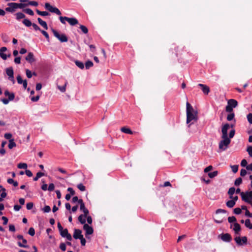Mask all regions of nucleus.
<instances>
[{
	"instance_id": "obj_1",
	"label": "nucleus",
	"mask_w": 252,
	"mask_h": 252,
	"mask_svg": "<svg viewBox=\"0 0 252 252\" xmlns=\"http://www.w3.org/2000/svg\"><path fill=\"white\" fill-rule=\"evenodd\" d=\"M187 123L190 127V125L196 123L198 120L197 112L194 110L192 106L187 102L186 103Z\"/></svg>"
},
{
	"instance_id": "obj_2",
	"label": "nucleus",
	"mask_w": 252,
	"mask_h": 252,
	"mask_svg": "<svg viewBox=\"0 0 252 252\" xmlns=\"http://www.w3.org/2000/svg\"><path fill=\"white\" fill-rule=\"evenodd\" d=\"M235 131L234 129L230 130L229 133V137L222 138V140L220 141L219 144V149L221 151H225L230 143V139L233 138L235 135Z\"/></svg>"
},
{
	"instance_id": "obj_3",
	"label": "nucleus",
	"mask_w": 252,
	"mask_h": 252,
	"mask_svg": "<svg viewBox=\"0 0 252 252\" xmlns=\"http://www.w3.org/2000/svg\"><path fill=\"white\" fill-rule=\"evenodd\" d=\"M8 7L5 8V10L7 12L13 13L15 12L16 9L18 8H23L27 6V4L23 3L22 2L21 3H15V2H10L7 4Z\"/></svg>"
},
{
	"instance_id": "obj_4",
	"label": "nucleus",
	"mask_w": 252,
	"mask_h": 252,
	"mask_svg": "<svg viewBox=\"0 0 252 252\" xmlns=\"http://www.w3.org/2000/svg\"><path fill=\"white\" fill-rule=\"evenodd\" d=\"M241 196L242 199L245 202L248 203L252 202V190L250 191H246V192H241Z\"/></svg>"
},
{
	"instance_id": "obj_5",
	"label": "nucleus",
	"mask_w": 252,
	"mask_h": 252,
	"mask_svg": "<svg viewBox=\"0 0 252 252\" xmlns=\"http://www.w3.org/2000/svg\"><path fill=\"white\" fill-rule=\"evenodd\" d=\"M238 105L237 101L233 99H229L227 102V105L226 106V111L231 112L233 109L235 108Z\"/></svg>"
},
{
	"instance_id": "obj_6",
	"label": "nucleus",
	"mask_w": 252,
	"mask_h": 252,
	"mask_svg": "<svg viewBox=\"0 0 252 252\" xmlns=\"http://www.w3.org/2000/svg\"><path fill=\"white\" fill-rule=\"evenodd\" d=\"M52 32L54 35L61 42H65L68 40L67 36L64 34H60L54 29H52Z\"/></svg>"
},
{
	"instance_id": "obj_7",
	"label": "nucleus",
	"mask_w": 252,
	"mask_h": 252,
	"mask_svg": "<svg viewBox=\"0 0 252 252\" xmlns=\"http://www.w3.org/2000/svg\"><path fill=\"white\" fill-rule=\"evenodd\" d=\"M45 8L52 13H56L57 15H61V12L58 8L52 6L49 3L46 2L45 4Z\"/></svg>"
},
{
	"instance_id": "obj_8",
	"label": "nucleus",
	"mask_w": 252,
	"mask_h": 252,
	"mask_svg": "<svg viewBox=\"0 0 252 252\" xmlns=\"http://www.w3.org/2000/svg\"><path fill=\"white\" fill-rule=\"evenodd\" d=\"M234 240L239 246L246 245L247 242V238L246 236L240 237L239 236L236 237Z\"/></svg>"
},
{
	"instance_id": "obj_9",
	"label": "nucleus",
	"mask_w": 252,
	"mask_h": 252,
	"mask_svg": "<svg viewBox=\"0 0 252 252\" xmlns=\"http://www.w3.org/2000/svg\"><path fill=\"white\" fill-rule=\"evenodd\" d=\"M6 73L8 76V79L14 84L15 80L14 78V71L13 68L12 67L7 68L6 69Z\"/></svg>"
},
{
	"instance_id": "obj_10",
	"label": "nucleus",
	"mask_w": 252,
	"mask_h": 252,
	"mask_svg": "<svg viewBox=\"0 0 252 252\" xmlns=\"http://www.w3.org/2000/svg\"><path fill=\"white\" fill-rule=\"evenodd\" d=\"M218 238L225 242H230L232 240L231 235L228 233H222L218 236Z\"/></svg>"
},
{
	"instance_id": "obj_11",
	"label": "nucleus",
	"mask_w": 252,
	"mask_h": 252,
	"mask_svg": "<svg viewBox=\"0 0 252 252\" xmlns=\"http://www.w3.org/2000/svg\"><path fill=\"white\" fill-rule=\"evenodd\" d=\"M230 127V126L228 124H225L222 126L221 128L222 135L221 138H226L228 137L227 131Z\"/></svg>"
},
{
	"instance_id": "obj_12",
	"label": "nucleus",
	"mask_w": 252,
	"mask_h": 252,
	"mask_svg": "<svg viewBox=\"0 0 252 252\" xmlns=\"http://www.w3.org/2000/svg\"><path fill=\"white\" fill-rule=\"evenodd\" d=\"M60 232L62 237H65L69 241H71L72 240L71 235L68 233L67 229H63L60 231Z\"/></svg>"
},
{
	"instance_id": "obj_13",
	"label": "nucleus",
	"mask_w": 252,
	"mask_h": 252,
	"mask_svg": "<svg viewBox=\"0 0 252 252\" xmlns=\"http://www.w3.org/2000/svg\"><path fill=\"white\" fill-rule=\"evenodd\" d=\"M83 229L85 231L86 235H91L94 232V230L92 227L89 226L87 224H85L83 225Z\"/></svg>"
},
{
	"instance_id": "obj_14",
	"label": "nucleus",
	"mask_w": 252,
	"mask_h": 252,
	"mask_svg": "<svg viewBox=\"0 0 252 252\" xmlns=\"http://www.w3.org/2000/svg\"><path fill=\"white\" fill-rule=\"evenodd\" d=\"M7 51V48L5 47H2L0 49V56L4 60L7 59V57L10 56V55H7L4 52Z\"/></svg>"
},
{
	"instance_id": "obj_15",
	"label": "nucleus",
	"mask_w": 252,
	"mask_h": 252,
	"mask_svg": "<svg viewBox=\"0 0 252 252\" xmlns=\"http://www.w3.org/2000/svg\"><path fill=\"white\" fill-rule=\"evenodd\" d=\"M83 236L82 234V231L79 229H75L73 233V237L75 239H80L82 237H83Z\"/></svg>"
},
{
	"instance_id": "obj_16",
	"label": "nucleus",
	"mask_w": 252,
	"mask_h": 252,
	"mask_svg": "<svg viewBox=\"0 0 252 252\" xmlns=\"http://www.w3.org/2000/svg\"><path fill=\"white\" fill-rule=\"evenodd\" d=\"M17 82L19 84H23L24 89H26L27 87V81L26 80H23L20 75H18L17 77Z\"/></svg>"
},
{
	"instance_id": "obj_17",
	"label": "nucleus",
	"mask_w": 252,
	"mask_h": 252,
	"mask_svg": "<svg viewBox=\"0 0 252 252\" xmlns=\"http://www.w3.org/2000/svg\"><path fill=\"white\" fill-rule=\"evenodd\" d=\"M198 86L201 87V90L204 94H208L210 92V89L207 86L202 84H199Z\"/></svg>"
},
{
	"instance_id": "obj_18",
	"label": "nucleus",
	"mask_w": 252,
	"mask_h": 252,
	"mask_svg": "<svg viewBox=\"0 0 252 252\" xmlns=\"http://www.w3.org/2000/svg\"><path fill=\"white\" fill-rule=\"evenodd\" d=\"M67 21L71 26H74L78 24V20L75 18H66Z\"/></svg>"
},
{
	"instance_id": "obj_19",
	"label": "nucleus",
	"mask_w": 252,
	"mask_h": 252,
	"mask_svg": "<svg viewBox=\"0 0 252 252\" xmlns=\"http://www.w3.org/2000/svg\"><path fill=\"white\" fill-rule=\"evenodd\" d=\"M21 2L23 3L27 4V6L29 5L36 6L38 5V3L35 1H29V0H21Z\"/></svg>"
},
{
	"instance_id": "obj_20",
	"label": "nucleus",
	"mask_w": 252,
	"mask_h": 252,
	"mask_svg": "<svg viewBox=\"0 0 252 252\" xmlns=\"http://www.w3.org/2000/svg\"><path fill=\"white\" fill-rule=\"evenodd\" d=\"M26 60L30 63L34 62L33 54L32 52L29 53L27 56L26 57Z\"/></svg>"
},
{
	"instance_id": "obj_21",
	"label": "nucleus",
	"mask_w": 252,
	"mask_h": 252,
	"mask_svg": "<svg viewBox=\"0 0 252 252\" xmlns=\"http://www.w3.org/2000/svg\"><path fill=\"white\" fill-rule=\"evenodd\" d=\"M87 216H86L85 214L84 215H80L79 217H78V220L81 223V224H86L85 222H86V218L87 217Z\"/></svg>"
},
{
	"instance_id": "obj_22",
	"label": "nucleus",
	"mask_w": 252,
	"mask_h": 252,
	"mask_svg": "<svg viewBox=\"0 0 252 252\" xmlns=\"http://www.w3.org/2000/svg\"><path fill=\"white\" fill-rule=\"evenodd\" d=\"M39 24L43 27L45 30L48 29V26L46 22L43 21L40 18L37 19Z\"/></svg>"
},
{
	"instance_id": "obj_23",
	"label": "nucleus",
	"mask_w": 252,
	"mask_h": 252,
	"mask_svg": "<svg viewBox=\"0 0 252 252\" xmlns=\"http://www.w3.org/2000/svg\"><path fill=\"white\" fill-rule=\"evenodd\" d=\"M233 229L236 233H238L241 230V227L239 224L235 222L233 224Z\"/></svg>"
},
{
	"instance_id": "obj_24",
	"label": "nucleus",
	"mask_w": 252,
	"mask_h": 252,
	"mask_svg": "<svg viewBox=\"0 0 252 252\" xmlns=\"http://www.w3.org/2000/svg\"><path fill=\"white\" fill-rule=\"evenodd\" d=\"M121 131L125 133L132 134L133 132L128 128L123 127L121 129Z\"/></svg>"
},
{
	"instance_id": "obj_25",
	"label": "nucleus",
	"mask_w": 252,
	"mask_h": 252,
	"mask_svg": "<svg viewBox=\"0 0 252 252\" xmlns=\"http://www.w3.org/2000/svg\"><path fill=\"white\" fill-rule=\"evenodd\" d=\"M80 210L83 212L84 214L86 216L89 214V210L85 207L84 204H82L80 205Z\"/></svg>"
},
{
	"instance_id": "obj_26",
	"label": "nucleus",
	"mask_w": 252,
	"mask_h": 252,
	"mask_svg": "<svg viewBox=\"0 0 252 252\" xmlns=\"http://www.w3.org/2000/svg\"><path fill=\"white\" fill-rule=\"evenodd\" d=\"M5 96H8L9 100H13L14 98V94L13 93H10L8 91L6 90L4 92Z\"/></svg>"
},
{
	"instance_id": "obj_27",
	"label": "nucleus",
	"mask_w": 252,
	"mask_h": 252,
	"mask_svg": "<svg viewBox=\"0 0 252 252\" xmlns=\"http://www.w3.org/2000/svg\"><path fill=\"white\" fill-rule=\"evenodd\" d=\"M16 143L14 142V139H10L9 140L8 148L10 149H11L13 148L16 147Z\"/></svg>"
},
{
	"instance_id": "obj_28",
	"label": "nucleus",
	"mask_w": 252,
	"mask_h": 252,
	"mask_svg": "<svg viewBox=\"0 0 252 252\" xmlns=\"http://www.w3.org/2000/svg\"><path fill=\"white\" fill-rule=\"evenodd\" d=\"M43 176H44V174L43 173L41 172H37L36 175V176L33 178V181H36L40 178H41V177H42Z\"/></svg>"
},
{
	"instance_id": "obj_29",
	"label": "nucleus",
	"mask_w": 252,
	"mask_h": 252,
	"mask_svg": "<svg viewBox=\"0 0 252 252\" xmlns=\"http://www.w3.org/2000/svg\"><path fill=\"white\" fill-rule=\"evenodd\" d=\"M245 226L249 228L252 229V223L251 222V220L249 219H247L245 221Z\"/></svg>"
},
{
	"instance_id": "obj_30",
	"label": "nucleus",
	"mask_w": 252,
	"mask_h": 252,
	"mask_svg": "<svg viewBox=\"0 0 252 252\" xmlns=\"http://www.w3.org/2000/svg\"><path fill=\"white\" fill-rule=\"evenodd\" d=\"M75 63L80 69H83L84 68V64L81 62H80L79 61H75Z\"/></svg>"
},
{
	"instance_id": "obj_31",
	"label": "nucleus",
	"mask_w": 252,
	"mask_h": 252,
	"mask_svg": "<svg viewBox=\"0 0 252 252\" xmlns=\"http://www.w3.org/2000/svg\"><path fill=\"white\" fill-rule=\"evenodd\" d=\"M36 11L38 15L41 16H46L49 15V13L47 11H41L38 9H36Z\"/></svg>"
},
{
	"instance_id": "obj_32",
	"label": "nucleus",
	"mask_w": 252,
	"mask_h": 252,
	"mask_svg": "<svg viewBox=\"0 0 252 252\" xmlns=\"http://www.w3.org/2000/svg\"><path fill=\"white\" fill-rule=\"evenodd\" d=\"M235 204L234 200H229L226 202V205L229 208H232Z\"/></svg>"
},
{
	"instance_id": "obj_33",
	"label": "nucleus",
	"mask_w": 252,
	"mask_h": 252,
	"mask_svg": "<svg viewBox=\"0 0 252 252\" xmlns=\"http://www.w3.org/2000/svg\"><path fill=\"white\" fill-rule=\"evenodd\" d=\"M28 165L26 163H20L18 164L17 167L19 169H26Z\"/></svg>"
},
{
	"instance_id": "obj_34",
	"label": "nucleus",
	"mask_w": 252,
	"mask_h": 252,
	"mask_svg": "<svg viewBox=\"0 0 252 252\" xmlns=\"http://www.w3.org/2000/svg\"><path fill=\"white\" fill-rule=\"evenodd\" d=\"M7 183L9 184H12L14 187H17L18 185V183L17 181H15L14 180L10 178L7 180Z\"/></svg>"
},
{
	"instance_id": "obj_35",
	"label": "nucleus",
	"mask_w": 252,
	"mask_h": 252,
	"mask_svg": "<svg viewBox=\"0 0 252 252\" xmlns=\"http://www.w3.org/2000/svg\"><path fill=\"white\" fill-rule=\"evenodd\" d=\"M23 23L27 27H30L32 26V23L30 20L27 19H25L23 20Z\"/></svg>"
},
{
	"instance_id": "obj_36",
	"label": "nucleus",
	"mask_w": 252,
	"mask_h": 252,
	"mask_svg": "<svg viewBox=\"0 0 252 252\" xmlns=\"http://www.w3.org/2000/svg\"><path fill=\"white\" fill-rule=\"evenodd\" d=\"M67 84V82H66L64 84V85L63 86H58V88L59 89V90H60V91L61 92L63 93L66 90V86Z\"/></svg>"
},
{
	"instance_id": "obj_37",
	"label": "nucleus",
	"mask_w": 252,
	"mask_h": 252,
	"mask_svg": "<svg viewBox=\"0 0 252 252\" xmlns=\"http://www.w3.org/2000/svg\"><path fill=\"white\" fill-rule=\"evenodd\" d=\"M93 63L91 61H88L85 63V67H86V68L87 69L90 68L91 67L93 66Z\"/></svg>"
},
{
	"instance_id": "obj_38",
	"label": "nucleus",
	"mask_w": 252,
	"mask_h": 252,
	"mask_svg": "<svg viewBox=\"0 0 252 252\" xmlns=\"http://www.w3.org/2000/svg\"><path fill=\"white\" fill-rule=\"evenodd\" d=\"M218 174V172L217 171H215L212 172H210L208 173V176L210 178H214L215 177L217 176Z\"/></svg>"
},
{
	"instance_id": "obj_39",
	"label": "nucleus",
	"mask_w": 252,
	"mask_h": 252,
	"mask_svg": "<svg viewBox=\"0 0 252 252\" xmlns=\"http://www.w3.org/2000/svg\"><path fill=\"white\" fill-rule=\"evenodd\" d=\"M16 15V19L17 20H20L21 19H23L25 17V15L21 12L17 13Z\"/></svg>"
},
{
	"instance_id": "obj_40",
	"label": "nucleus",
	"mask_w": 252,
	"mask_h": 252,
	"mask_svg": "<svg viewBox=\"0 0 252 252\" xmlns=\"http://www.w3.org/2000/svg\"><path fill=\"white\" fill-rule=\"evenodd\" d=\"M22 240L24 244H22L20 242H18V244L19 246L20 247H23V248H27L28 246L25 245L27 242V240L26 239H25L24 238H23V239H22Z\"/></svg>"
},
{
	"instance_id": "obj_41",
	"label": "nucleus",
	"mask_w": 252,
	"mask_h": 252,
	"mask_svg": "<svg viewBox=\"0 0 252 252\" xmlns=\"http://www.w3.org/2000/svg\"><path fill=\"white\" fill-rule=\"evenodd\" d=\"M80 29H81V30L82 31V32L85 33V34H86L88 33V30L87 29V28L86 27H85V26H83V25H80Z\"/></svg>"
},
{
	"instance_id": "obj_42",
	"label": "nucleus",
	"mask_w": 252,
	"mask_h": 252,
	"mask_svg": "<svg viewBox=\"0 0 252 252\" xmlns=\"http://www.w3.org/2000/svg\"><path fill=\"white\" fill-rule=\"evenodd\" d=\"M24 11L25 13H26L27 14H28L30 15H31V16H32L34 14L33 11L31 9H30V8H26L24 10Z\"/></svg>"
},
{
	"instance_id": "obj_43",
	"label": "nucleus",
	"mask_w": 252,
	"mask_h": 252,
	"mask_svg": "<svg viewBox=\"0 0 252 252\" xmlns=\"http://www.w3.org/2000/svg\"><path fill=\"white\" fill-rule=\"evenodd\" d=\"M40 32L45 36L47 40L48 41H49L50 39H49V36L48 33L46 31H43V30H41Z\"/></svg>"
},
{
	"instance_id": "obj_44",
	"label": "nucleus",
	"mask_w": 252,
	"mask_h": 252,
	"mask_svg": "<svg viewBox=\"0 0 252 252\" xmlns=\"http://www.w3.org/2000/svg\"><path fill=\"white\" fill-rule=\"evenodd\" d=\"M235 191V189L233 187L230 188L229 189V190L228 191V193L229 194V196L233 195Z\"/></svg>"
},
{
	"instance_id": "obj_45",
	"label": "nucleus",
	"mask_w": 252,
	"mask_h": 252,
	"mask_svg": "<svg viewBox=\"0 0 252 252\" xmlns=\"http://www.w3.org/2000/svg\"><path fill=\"white\" fill-rule=\"evenodd\" d=\"M234 118V114L233 113H230L227 116V120L228 121L232 120Z\"/></svg>"
},
{
	"instance_id": "obj_46",
	"label": "nucleus",
	"mask_w": 252,
	"mask_h": 252,
	"mask_svg": "<svg viewBox=\"0 0 252 252\" xmlns=\"http://www.w3.org/2000/svg\"><path fill=\"white\" fill-rule=\"evenodd\" d=\"M28 233L29 235H30L32 236H33L35 234V230L34 229L33 227L30 228Z\"/></svg>"
},
{
	"instance_id": "obj_47",
	"label": "nucleus",
	"mask_w": 252,
	"mask_h": 252,
	"mask_svg": "<svg viewBox=\"0 0 252 252\" xmlns=\"http://www.w3.org/2000/svg\"><path fill=\"white\" fill-rule=\"evenodd\" d=\"M231 168L232 169V171L234 173H236L238 170V165H231Z\"/></svg>"
},
{
	"instance_id": "obj_48",
	"label": "nucleus",
	"mask_w": 252,
	"mask_h": 252,
	"mask_svg": "<svg viewBox=\"0 0 252 252\" xmlns=\"http://www.w3.org/2000/svg\"><path fill=\"white\" fill-rule=\"evenodd\" d=\"M78 189L81 191H84L85 190V187L82 184H79L77 185Z\"/></svg>"
},
{
	"instance_id": "obj_49",
	"label": "nucleus",
	"mask_w": 252,
	"mask_h": 252,
	"mask_svg": "<svg viewBox=\"0 0 252 252\" xmlns=\"http://www.w3.org/2000/svg\"><path fill=\"white\" fill-rule=\"evenodd\" d=\"M242 179L241 178H237L235 181V186H239V185H240L242 183Z\"/></svg>"
},
{
	"instance_id": "obj_50",
	"label": "nucleus",
	"mask_w": 252,
	"mask_h": 252,
	"mask_svg": "<svg viewBox=\"0 0 252 252\" xmlns=\"http://www.w3.org/2000/svg\"><path fill=\"white\" fill-rule=\"evenodd\" d=\"M42 210L44 211V212H45V213H48V212H49L51 211V208H50V207L49 206H45L43 208Z\"/></svg>"
},
{
	"instance_id": "obj_51",
	"label": "nucleus",
	"mask_w": 252,
	"mask_h": 252,
	"mask_svg": "<svg viewBox=\"0 0 252 252\" xmlns=\"http://www.w3.org/2000/svg\"><path fill=\"white\" fill-rule=\"evenodd\" d=\"M228 221H229V222L230 223H231V222H235L236 221V219L235 218V217L232 216V217H229L228 218Z\"/></svg>"
},
{
	"instance_id": "obj_52",
	"label": "nucleus",
	"mask_w": 252,
	"mask_h": 252,
	"mask_svg": "<svg viewBox=\"0 0 252 252\" xmlns=\"http://www.w3.org/2000/svg\"><path fill=\"white\" fill-rule=\"evenodd\" d=\"M241 209L239 208H236L234 209V213L235 214L239 215L241 213Z\"/></svg>"
},
{
	"instance_id": "obj_53",
	"label": "nucleus",
	"mask_w": 252,
	"mask_h": 252,
	"mask_svg": "<svg viewBox=\"0 0 252 252\" xmlns=\"http://www.w3.org/2000/svg\"><path fill=\"white\" fill-rule=\"evenodd\" d=\"M26 75L29 78H31L32 77V73L29 69H26Z\"/></svg>"
},
{
	"instance_id": "obj_54",
	"label": "nucleus",
	"mask_w": 252,
	"mask_h": 252,
	"mask_svg": "<svg viewBox=\"0 0 252 252\" xmlns=\"http://www.w3.org/2000/svg\"><path fill=\"white\" fill-rule=\"evenodd\" d=\"M247 119L249 123L252 124V114L250 113L247 115Z\"/></svg>"
},
{
	"instance_id": "obj_55",
	"label": "nucleus",
	"mask_w": 252,
	"mask_h": 252,
	"mask_svg": "<svg viewBox=\"0 0 252 252\" xmlns=\"http://www.w3.org/2000/svg\"><path fill=\"white\" fill-rule=\"evenodd\" d=\"M33 204L32 202L28 203L26 205V207L28 210H31L32 208Z\"/></svg>"
},
{
	"instance_id": "obj_56",
	"label": "nucleus",
	"mask_w": 252,
	"mask_h": 252,
	"mask_svg": "<svg viewBox=\"0 0 252 252\" xmlns=\"http://www.w3.org/2000/svg\"><path fill=\"white\" fill-rule=\"evenodd\" d=\"M12 137V135L11 133H6L4 134V137L6 139H12L11 138Z\"/></svg>"
},
{
	"instance_id": "obj_57",
	"label": "nucleus",
	"mask_w": 252,
	"mask_h": 252,
	"mask_svg": "<svg viewBox=\"0 0 252 252\" xmlns=\"http://www.w3.org/2000/svg\"><path fill=\"white\" fill-rule=\"evenodd\" d=\"M247 151L248 152L250 156L252 157V146H249L247 148Z\"/></svg>"
},
{
	"instance_id": "obj_58",
	"label": "nucleus",
	"mask_w": 252,
	"mask_h": 252,
	"mask_svg": "<svg viewBox=\"0 0 252 252\" xmlns=\"http://www.w3.org/2000/svg\"><path fill=\"white\" fill-rule=\"evenodd\" d=\"M55 188V185L53 183H51L49 184L48 189L49 191H53L54 189Z\"/></svg>"
},
{
	"instance_id": "obj_59",
	"label": "nucleus",
	"mask_w": 252,
	"mask_h": 252,
	"mask_svg": "<svg viewBox=\"0 0 252 252\" xmlns=\"http://www.w3.org/2000/svg\"><path fill=\"white\" fill-rule=\"evenodd\" d=\"M212 169L213 166L212 165H209L204 169V171L205 173H207L209 171H211Z\"/></svg>"
},
{
	"instance_id": "obj_60",
	"label": "nucleus",
	"mask_w": 252,
	"mask_h": 252,
	"mask_svg": "<svg viewBox=\"0 0 252 252\" xmlns=\"http://www.w3.org/2000/svg\"><path fill=\"white\" fill-rule=\"evenodd\" d=\"M66 18H67V17L60 16L59 18L61 22L63 24H65V20H66Z\"/></svg>"
},
{
	"instance_id": "obj_61",
	"label": "nucleus",
	"mask_w": 252,
	"mask_h": 252,
	"mask_svg": "<svg viewBox=\"0 0 252 252\" xmlns=\"http://www.w3.org/2000/svg\"><path fill=\"white\" fill-rule=\"evenodd\" d=\"M60 248L63 251H65L66 250V245L64 243H61L60 245Z\"/></svg>"
},
{
	"instance_id": "obj_62",
	"label": "nucleus",
	"mask_w": 252,
	"mask_h": 252,
	"mask_svg": "<svg viewBox=\"0 0 252 252\" xmlns=\"http://www.w3.org/2000/svg\"><path fill=\"white\" fill-rule=\"evenodd\" d=\"M39 99V95H36V96H32L31 98V100L33 102H36Z\"/></svg>"
},
{
	"instance_id": "obj_63",
	"label": "nucleus",
	"mask_w": 252,
	"mask_h": 252,
	"mask_svg": "<svg viewBox=\"0 0 252 252\" xmlns=\"http://www.w3.org/2000/svg\"><path fill=\"white\" fill-rule=\"evenodd\" d=\"M32 26L33 28L35 30V31H41V30L40 29V28L35 24L33 23V24H32Z\"/></svg>"
},
{
	"instance_id": "obj_64",
	"label": "nucleus",
	"mask_w": 252,
	"mask_h": 252,
	"mask_svg": "<svg viewBox=\"0 0 252 252\" xmlns=\"http://www.w3.org/2000/svg\"><path fill=\"white\" fill-rule=\"evenodd\" d=\"M247 161L245 159H243L241 162V165L243 167H247Z\"/></svg>"
}]
</instances>
